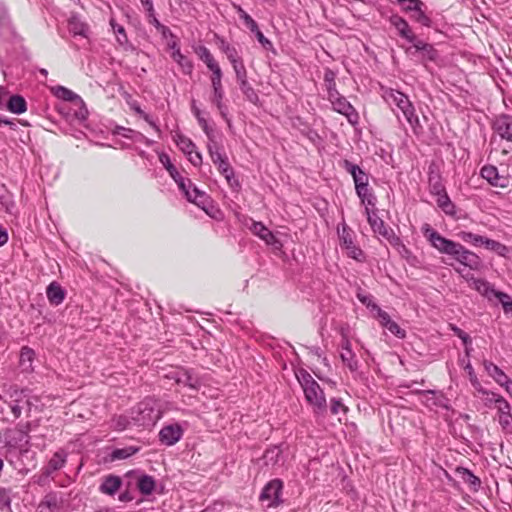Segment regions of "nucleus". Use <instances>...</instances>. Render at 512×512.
Returning a JSON list of instances; mask_svg holds the SVG:
<instances>
[{
	"label": "nucleus",
	"instance_id": "f257e3e1",
	"mask_svg": "<svg viewBox=\"0 0 512 512\" xmlns=\"http://www.w3.org/2000/svg\"><path fill=\"white\" fill-rule=\"evenodd\" d=\"M421 230L430 244L440 253L451 256L458 263L471 270H479L482 267V260L476 253L466 249L460 243L443 237L429 224H424Z\"/></svg>",
	"mask_w": 512,
	"mask_h": 512
},
{
	"label": "nucleus",
	"instance_id": "f03ea898",
	"mask_svg": "<svg viewBox=\"0 0 512 512\" xmlns=\"http://www.w3.org/2000/svg\"><path fill=\"white\" fill-rule=\"evenodd\" d=\"M159 161L177 183L186 199L208 213V209L211 206V198L204 191L199 190L190 179L184 178L171 163L170 157L167 154L161 153L159 155Z\"/></svg>",
	"mask_w": 512,
	"mask_h": 512
},
{
	"label": "nucleus",
	"instance_id": "7ed1b4c3",
	"mask_svg": "<svg viewBox=\"0 0 512 512\" xmlns=\"http://www.w3.org/2000/svg\"><path fill=\"white\" fill-rule=\"evenodd\" d=\"M296 378L300 383L306 401L312 406L315 414H323L327 408L325 394L316 380L304 369L296 371Z\"/></svg>",
	"mask_w": 512,
	"mask_h": 512
},
{
	"label": "nucleus",
	"instance_id": "20e7f679",
	"mask_svg": "<svg viewBox=\"0 0 512 512\" xmlns=\"http://www.w3.org/2000/svg\"><path fill=\"white\" fill-rule=\"evenodd\" d=\"M382 97L388 105L391 107L395 106L403 114L404 118L415 132L417 129L421 128L419 118L415 113V108L407 95L392 88H383Z\"/></svg>",
	"mask_w": 512,
	"mask_h": 512
},
{
	"label": "nucleus",
	"instance_id": "39448f33",
	"mask_svg": "<svg viewBox=\"0 0 512 512\" xmlns=\"http://www.w3.org/2000/svg\"><path fill=\"white\" fill-rule=\"evenodd\" d=\"M161 418V411L152 399H145L140 402L132 411L131 419L133 425L138 427H150Z\"/></svg>",
	"mask_w": 512,
	"mask_h": 512
},
{
	"label": "nucleus",
	"instance_id": "423d86ee",
	"mask_svg": "<svg viewBox=\"0 0 512 512\" xmlns=\"http://www.w3.org/2000/svg\"><path fill=\"white\" fill-rule=\"evenodd\" d=\"M195 53L200 58V60H202L206 64L207 68L212 72L211 86L213 91H223V73L218 62L215 60L214 56L211 54L209 49L205 46H198L197 48H195Z\"/></svg>",
	"mask_w": 512,
	"mask_h": 512
},
{
	"label": "nucleus",
	"instance_id": "0eeeda50",
	"mask_svg": "<svg viewBox=\"0 0 512 512\" xmlns=\"http://www.w3.org/2000/svg\"><path fill=\"white\" fill-rule=\"evenodd\" d=\"M328 99L331 102L333 109L344 115L350 124L355 125L358 123V113L347 99L341 96L338 91L331 92L330 95H328Z\"/></svg>",
	"mask_w": 512,
	"mask_h": 512
},
{
	"label": "nucleus",
	"instance_id": "6e6552de",
	"mask_svg": "<svg viewBox=\"0 0 512 512\" xmlns=\"http://www.w3.org/2000/svg\"><path fill=\"white\" fill-rule=\"evenodd\" d=\"M338 234L340 244L344 249H346L347 255L358 262H363L365 260L364 253L354 244L353 232L346 226V224H342L341 228L338 227Z\"/></svg>",
	"mask_w": 512,
	"mask_h": 512
},
{
	"label": "nucleus",
	"instance_id": "1a4fd4ad",
	"mask_svg": "<svg viewBox=\"0 0 512 512\" xmlns=\"http://www.w3.org/2000/svg\"><path fill=\"white\" fill-rule=\"evenodd\" d=\"M173 139L177 147L188 157L192 165L197 167L202 164V155L196 151L195 144L189 138L181 133H176Z\"/></svg>",
	"mask_w": 512,
	"mask_h": 512
},
{
	"label": "nucleus",
	"instance_id": "9d476101",
	"mask_svg": "<svg viewBox=\"0 0 512 512\" xmlns=\"http://www.w3.org/2000/svg\"><path fill=\"white\" fill-rule=\"evenodd\" d=\"M283 484L280 480L274 479L270 481L262 490L260 500L267 501V507L277 506L281 503L280 495Z\"/></svg>",
	"mask_w": 512,
	"mask_h": 512
},
{
	"label": "nucleus",
	"instance_id": "9b49d317",
	"mask_svg": "<svg viewBox=\"0 0 512 512\" xmlns=\"http://www.w3.org/2000/svg\"><path fill=\"white\" fill-rule=\"evenodd\" d=\"M365 213L367 215L368 223L371 226L374 233L382 236L387 241L390 238H392L393 241H397L394 238V231L385 225L384 221L377 215L375 211L370 210L369 207H366Z\"/></svg>",
	"mask_w": 512,
	"mask_h": 512
},
{
	"label": "nucleus",
	"instance_id": "f8f14e48",
	"mask_svg": "<svg viewBox=\"0 0 512 512\" xmlns=\"http://www.w3.org/2000/svg\"><path fill=\"white\" fill-rule=\"evenodd\" d=\"M469 284V286L476 291H478L482 296L486 297L488 300L493 299V295L495 294V289L484 279H478L473 277L470 273L463 274L460 269H455Z\"/></svg>",
	"mask_w": 512,
	"mask_h": 512
},
{
	"label": "nucleus",
	"instance_id": "ddd939ff",
	"mask_svg": "<svg viewBox=\"0 0 512 512\" xmlns=\"http://www.w3.org/2000/svg\"><path fill=\"white\" fill-rule=\"evenodd\" d=\"M250 230L253 234L262 239L267 245L275 250H281L283 245L281 241L261 222H253Z\"/></svg>",
	"mask_w": 512,
	"mask_h": 512
},
{
	"label": "nucleus",
	"instance_id": "4468645a",
	"mask_svg": "<svg viewBox=\"0 0 512 512\" xmlns=\"http://www.w3.org/2000/svg\"><path fill=\"white\" fill-rule=\"evenodd\" d=\"M183 435V429L177 423L164 426L159 432V440L162 444L172 446L177 443Z\"/></svg>",
	"mask_w": 512,
	"mask_h": 512
},
{
	"label": "nucleus",
	"instance_id": "2eb2a0df",
	"mask_svg": "<svg viewBox=\"0 0 512 512\" xmlns=\"http://www.w3.org/2000/svg\"><path fill=\"white\" fill-rule=\"evenodd\" d=\"M494 130L502 139L512 142V116L497 117L494 121Z\"/></svg>",
	"mask_w": 512,
	"mask_h": 512
},
{
	"label": "nucleus",
	"instance_id": "dca6fc26",
	"mask_svg": "<svg viewBox=\"0 0 512 512\" xmlns=\"http://www.w3.org/2000/svg\"><path fill=\"white\" fill-rule=\"evenodd\" d=\"M390 23L397 29L398 34L402 38L406 39L408 42L412 44L415 42V40L417 39L416 35L414 34L408 22L404 18L398 15H392L390 17Z\"/></svg>",
	"mask_w": 512,
	"mask_h": 512
},
{
	"label": "nucleus",
	"instance_id": "f3484780",
	"mask_svg": "<svg viewBox=\"0 0 512 512\" xmlns=\"http://www.w3.org/2000/svg\"><path fill=\"white\" fill-rule=\"evenodd\" d=\"M0 36L5 40L15 37L8 10L3 3H0Z\"/></svg>",
	"mask_w": 512,
	"mask_h": 512
},
{
	"label": "nucleus",
	"instance_id": "a211bd4d",
	"mask_svg": "<svg viewBox=\"0 0 512 512\" xmlns=\"http://www.w3.org/2000/svg\"><path fill=\"white\" fill-rule=\"evenodd\" d=\"M344 167L352 175L355 188L368 186V175L358 165L346 160L344 162Z\"/></svg>",
	"mask_w": 512,
	"mask_h": 512
},
{
	"label": "nucleus",
	"instance_id": "6ab92c4d",
	"mask_svg": "<svg viewBox=\"0 0 512 512\" xmlns=\"http://www.w3.org/2000/svg\"><path fill=\"white\" fill-rule=\"evenodd\" d=\"M413 47L417 52L421 54L422 61H435L438 57V53L433 45L425 43L422 40L416 39L413 43Z\"/></svg>",
	"mask_w": 512,
	"mask_h": 512
},
{
	"label": "nucleus",
	"instance_id": "aec40b11",
	"mask_svg": "<svg viewBox=\"0 0 512 512\" xmlns=\"http://www.w3.org/2000/svg\"><path fill=\"white\" fill-rule=\"evenodd\" d=\"M121 485L122 479L119 476L108 475L103 479L99 487V490L103 494L112 496L116 494V492L120 489Z\"/></svg>",
	"mask_w": 512,
	"mask_h": 512
},
{
	"label": "nucleus",
	"instance_id": "412c9836",
	"mask_svg": "<svg viewBox=\"0 0 512 512\" xmlns=\"http://www.w3.org/2000/svg\"><path fill=\"white\" fill-rule=\"evenodd\" d=\"M68 29L73 36L89 37V26L75 15L69 18Z\"/></svg>",
	"mask_w": 512,
	"mask_h": 512
},
{
	"label": "nucleus",
	"instance_id": "4be33fe9",
	"mask_svg": "<svg viewBox=\"0 0 512 512\" xmlns=\"http://www.w3.org/2000/svg\"><path fill=\"white\" fill-rule=\"evenodd\" d=\"M486 372L502 387H504L509 381V377L501 370L497 365L490 361H484L483 363Z\"/></svg>",
	"mask_w": 512,
	"mask_h": 512
},
{
	"label": "nucleus",
	"instance_id": "5701e85b",
	"mask_svg": "<svg viewBox=\"0 0 512 512\" xmlns=\"http://www.w3.org/2000/svg\"><path fill=\"white\" fill-rule=\"evenodd\" d=\"M176 383L188 386L191 389H198L200 381L189 370L178 369L176 373Z\"/></svg>",
	"mask_w": 512,
	"mask_h": 512
},
{
	"label": "nucleus",
	"instance_id": "b1692460",
	"mask_svg": "<svg viewBox=\"0 0 512 512\" xmlns=\"http://www.w3.org/2000/svg\"><path fill=\"white\" fill-rule=\"evenodd\" d=\"M46 294L50 304L54 306H58L65 299V291L56 282H52L49 284L46 290Z\"/></svg>",
	"mask_w": 512,
	"mask_h": 512
},
{
	"label": "nucleus",
	"instance_id": "393cba45",
	"mask_svg": "<svg viewBox=\"0 0 512 512\" xmlns=\"http://www.w3.org/2000/svg\"><path fill=\"white\" fill-rule=\"evenodd\" d=\"M480 174L484 179H486L493 186H500V187L505 186V184L502 183L504 178L499 176L498 169L495 166L486 165V166L482 167Z\"/></svg>",
	"mask_w": 512,
	"mask_h": 512
},
{
	"label": "nucleus",
	"instance_id": "a878e982",
	"mask_svg": "<svg viewBox=\"0 0 512 512\" xmlns=\"http://www.w3.org/2000/svg\"><path fill=\"white\" fill-rule=\"evenodd\" d=\"M6 108L11 113L20 115L27 110V103L21 95H12L7 101Z\"/></svg>",
	"mask_w": 512,
	"mask_h": 512
},
{
	"label": "nucleus",
	"instance_id": "bb28decb",
	"mask_svg": "<svg viewBox=\"0 0 512 512\" xmlns=\"http://www.w3.org/2000/svg\"><path fill=\"white\" fill-rule=\"evenodd\" d=\"M66 462V454L63 451L54 453L52 458L49 460L48 465L45 468L44 473L51 475L55 471L61 469Z\"/></svg>",
	"mask_w": 512,
	"mask_h": 512
},
{
	"label": "nucleus",
	"instance_id": "cd10ccee",
	"mask_svg": "<svg viewBox=\"0 0 512 512\" xmlns=\"http://www.w3.org/2000/svg\"><path fill=\"white\" fill-rule=\"evenodd\" d=\"M173 60L180 66L182 72L186 75H190L193 71V63L184 56L180 49H176L172 53Z\"/></svg>",
	"mask_w": 512,
	"mask_h": 512
},
{
	"label": "nucleus",
	"instance_id": "c85d7f7f",
	"mask_svg": "<svg viewBox=\"0 0 512 512\" xmlns=\"http://www.w3.org/2000/svg\"><path fill=\"white\" fill-rule=\"evenodd\" d=\"M34 351L29 347H22L20 352V366L23 371L30 372L33 370L32 363L34 360Z\"/></svg>",
	"mask_w": 512,
	"mask_h": 512
},
{
	"label": "nucleus",
	"instance_id": "c756f323",
	"mask_svg": "<svg viewBox=\"0 0 512 512\" xmlns=\"http://www.w3.org/2000/svg\"><path fill=\"white\" fill-rule=\"evenodd\" d=\"M137 488L143 495H150L155 489V480L152 476L142 475L137 480Z\"/></svg>",
	"mask_w": 512,
	"mask_h": 512
},
{
	"label": "nucleus",
	"instance_id": "7c9ffc66",
	"mask_svg": "<svg viewBox=\"0 0 512 512\" xmlns=\"http://www.w3.org/2000/svg\"><path fill=\"white\" fill-rule=\"evenodd\" d=\"M340 357L343 364L348 367L351 372H356L358 370V360L356 359V355L352 350L341 351Z\"/></svg>",
	"mask_w": 512,
	"mask_h": 512
},
{
	"label": "nucleus",
	"instance_id": "2f4dec72",
	"mask_svg": "<svg viewBox=\"0 0 512 512\" xmlns=\"http://www.w3.org/2000/svg\"><path fill=\"white\" fill-rule=\"evenodd\" d=\"M282 452L279 447L274 446L270 449H267L264 453L263 459L266 465H277L281 460Z\"/></svg>",
	"mask_w": 512,
	"mask_h": 512
},
{
	"label": "nucleus",
	"instance_id": "473e14b6",
	"mask_svg": "<svg viewBox=\"0 0 512 512\" xmlns=\"http://www.w3.org/2000/svg\"><path fill=\"white\" fill-rule=\"evenodd\" d=\"M330 411L332 414L339 416V421H342V417H345L348 412V407L343 404L341 399L332 398L330 401Z\"/></svg>",
	"mask_w": 512,
	"mask_h": 512
},
{
	"label": "nucleus",
	"instance_id": "72a5a7b5",
	"mask_svg": "<svg viewBox=\"0 0 512 512\" xmlns=\"http://www.w3.org/2000/svg\"><path fill=\"white\" fill-rule=\"evenodd\" d=\"M358 197L361 199L363 204L368 206H374L376 202L375 196L370 192L368 186H360L355 188Z\"/></svg>",
	"mask_w": 512,
	"mask_h": 512
},
{
	"label": "nucleus",
	"instance_id": "f704fd0d",
	"mask_svg": "<svg viewBox=\"0 0 512 512\" xmlns=\"http://www.w3.org/2000/svg\"><path fill=\"white\" fill-rule=\"evenodd\" d=\"M239 87L249 102L254 103V104H256L258 102V100H259L258 94L254 90V88L248 83V80L239 82Z\"/></svg>",
	"mask_w": 512,
	"mask_h": 512
},
{
	"label": "nucleus",
	"instance_id": "c9c22d12",
	"mask_svg": "<svg viewBox=\"0 0 512 512\" xmlns=\"http://www.w3.org/2000/svg\"><path fill=\"white\" fill-rule=\"evenodd\" d=\"M437 204L442 209V211L447 215H453L455 213V206L450 200L447 193L441 194L437 198Z\"/></svg>",
	"mask_w": 512,
	"mask_h": 512
},
{
	"label": "nucleus",
	"instance_id": "e433bc0d",
	"mask_svg": "<svg viewBox=\"0 0 512 512\" xmlns=\"http://www.w3.org/2000/svg\"><path fill=\"white\" fill-rule=\"evenodd\" d=\"M481 245H484L488 250L494 251L503 256L507 252V247L498 241L483 237Z\"/></svg>",
	"mask_w": 512,
	"mask_h": 512
},
{
	"label": "nucleus",
	"instance_id": "4c0bfd02",
	"mask_svg": "<svg viewBox=\"0 0 512 512\" xmlns=\"http://www.w3.org/2000/svg\"><path fill=\"white\" fill-rule=\"evenodd\" d=\"M7 393L10 397V402H23L25 400L27 407L28 408L30 407L29 401L26 400V398H27L26 390L18 389L17 387H10L8 389Z\"/></svg>",
	"mask_w": 512,
	"mask_h": 512
},
{
	"label": "nucleus",
	"instance_id": "58836bf2",
	"mask_svg": "<svg viewBox=\"0 0 512 512\" xmlns=\"http://www.w3.org/2000/svg\"><path fill=\"white\" fill-rule=\"evenodd\" d=\"M53 93L57 98L65 101H74L76 99H79V96L77 94L63 86H57L53 88Z\"/></svg>",
	"mask_w": 512,
	"mask_h": 512
},
{
	"label": "nucleus",
	"instance_id": "ea45409f",
	"mask_svg": "<svg viewBox=\"0 0 512 512\" xmlns=\"http://www.w3.org/2000/svg\"><path fill=\"white\" fill-rule=\"evenodd\" d=\"M505 435H512V414L502 415L501 417H494Z\"/></svg>",
	"mask_w": 512,
	"mask_h": 512
},
{
	"label": "nucleus",
	"instance_id": "a19ab883",
	"mask_svg": "<svg viewBox=\"0 0 512 512\" xmlns=\"http://www.w3.org/2000/svg\"><path fill=\"white\" fill-rule=\"evenodd\" d=\"M0 204L3 205L9 213H11L14 208V202L11 194L4 185H0Z\"/></svg>",
	"mask_w": 512,
	"mask_h": 512
},
{
	"label": "nucleus",
	"instance_id": "79ce46f5",
	"mask_svg": "<svg viewBox=\"0 0 512 512\" xmlns=\"http://www.w3.org/2000/svg\"><path fill=\"white\" fill-rule=\"evenodd\" d=\"M411 19L420 23L421 25H423L425 27H431V25H432V20L425 13V11L423 10V7H419L414 13H412Z\"/></svg>",
	"mask_w": 512,
	"mask_h": 512
},
{
	"label": "nucleus",
	"instance_id": "37998d69",
	"mask_svg": "<svg viewBox=\"0 0 512 512\" xmlns=\"http://www.w3.org/2000/svg\"><path fill=\"white\" fill-rule=\"evenodd\" d=\"M458 237L466 242V243H470V244H473L474 246H479L481 245L482 241H483V236L481 235H477V234H474L472 232H467V231H461L458 233Z\"/></svg>",
	"mask_w": 512,
	"mask_h": 512
},
{
	"label": "nucleus",
	"instance_id": "c03bdc74",
	"mask_svg": "<svg viewBox=\"0 0 512 512\" xmlns=\"http://www.w3.org/2000/svg\"><path fill=\"white\" fill-rule=\"evenodd\" d=\"M235 9L239 15V17L244 21L245 25L247 26L248 29H250V31H254V30H257V23L255 22V20L249 15L247 14L243 8L239 5H235Z\"/></svg>",
	"mask_w": 512,
	"mask_h": 512
},
{
	"label": "nucleus",
	"instance_id": "a18cd8bd",
	"mask_svg": "<svg viewBox=\"0 0 512 512\" xmlns=\"http://www.w3.org/2000/svg\"><path fill=\"white\" fill-rule=\"evenodd\" d=\"M457 472L461 475L463 481L474 487L480 486V479L476 477L470 470L466 468H458Z\"/></svg>",
	"mask_w": 512,
	"mask_h": 512
},
{
	"label": "nucleus",
	"instance_id": "49530a36",
	"mask_svg": "<svg viewBox=\"0 0 512 512\" xmlns=\"http://www.w3.org/2000/svg\"><path fill=\"white\" fill-rule=\"evenodd\" d=\"M397 2L404 12L414 13L419 7L424 6L421 0H398Z\"/></svg>",
	"mask_w": 512,
	"mask_h": 512
},
{
	"label": "nucleus",
	"instance_id": "de8ad7c7",
	"mask_svg": "<svg viewBox=\"0 0 512 512\" xmlns=\"http://www.w3.org/2000/svg\"><path fill=\"white\" fill-rule=\"evenodd\" d=\"M208 152L211 157L212 162L218 166L222 161H226L227 156L220 152L219 148L216 145H208Z\"/></svg>",
	"mask_w": 512,
	"mask_h": 512
},
{
	"label": "nucleus",
	"instance_id": "09e8293b",
	"mask_svg": "<svg viewBox=\"0 0 512 512\" xmlns=\"http://www.w3.org/2000/svg\"><path fill=\"white\" fill-rule=\"evenodd\" d=\"M133 424L131 417H127L124 415L117 416L113 418L111 426L118 431H122Z\"/></svg>",
	"mask_w": 512,
	"mask_h": 512
},
{
	"label": "nucleus",
	"instance_id": "8fccbe9b",
	"mask_svg": "<svg viewBox=\"0 0 512 512\" xmlns=\"http://www.w3.org/2000/svg\"><path fill=\"white\" fill-rule=\"evenodd\" d=\"M138 451V448H134V447H126V448H121V449H115L113 452H112V459L113 460H121V459H126L132 455H134L136 452Z\"/></svg>",
	"mask_w": 512,
	"mask_h": 512
},
{
	"label": "nucleus",
	"instance_id": "3c124183",
	"mask_svg": "<svg viewBox=\"0 0 512 512\" xmlns=\"http://www.w3.org/2000/svg\"><path fill=\"white\" fill-rule=\"evenodd\" d=\"M222 50L232 65L242 61L235 47L222 43Z\"/></svg>",
	"mask_w": 512,
	"mask_h": 512
},
{
	"label": "nucleus",
	"instance_id": "603ef678",
	"mask_svg": "<svg viewBox=\"0 0 512 512\" xmlns=\"http://www.w3.org/2000/svg\"><path fill=\"white\" fill-rule=\"evenodd\" d=\"M493 298L498 299L506 313L512 311V298L508 294L504 292L495 291Z\"/></svg>",
	"mask_w": 512,
	"mask_h": 512
},
{
	"label": "nucleus",
	"instance_id": "864d4df0",
	"mask_svg": "<svg viewBox=\"0 0 512 512\" xmlns=\"http://www.w3.org/2000/svg\"><path fill=\"white\" fill-rule=\"evenodd\" d=\"M358 300L365 305L368 309H370L372 312H377L378 309H381L372 299V296L369 294H365L363 292L357 293Z\"/></svg>",
	"mask_w": 512,
	"mask_h": 512
},
{
	"label": "nucleus",
	"instance_id": "5fc2aeb1",
	"mask_svg": "<svg viewBox=\"0 0 512 512\" xmlns=\"http://www.w3.org/2000/svg\"><path fill=\"white\" fill-rule=\"evenodd\" d=\"M110 24L113 28L114 33H116V35H117V42L121 46L126 45L128 43V38H127L124 27L115 23V21L113 19L110 21Z\"/></svg>",
	"mask_w": 512,
	"mask_h": 512
},
{
	"label": "nucleus",
	"instance_id": "6e6d98bb",
	"mask_svg": "<svg viewBox=\"0 0 512 512\" xmlns=\"http://www.w3.org/2000/svg\"><path fill=\"white\" fill-rule=\"evenodd\" d=\"M224 91H213L211 102L216 105L220 114L226 116V106L223 104Z\"/></svg>",
	"mask_w": 512,
	"mask_h": 512
},
{
	"label": "nucleus",
	"instance_id": "4d7b16f0",
	"mask_svg": "<svg viewBox=\"0 0 512 512\" xmlns=\"http://www.w3.org/2000/svg\"><path fill=\"white\" fill-rule=\"evenodd\" d=\"M496 415L495 417H501L502 415H507L511 413V405L510 403L503 397L498 399V403L495 405Z\"/></svg>",
	"mask_w": 512,
	"mask_h": 512
},
{
	"label": "nucleus",
	"instance_id": "13d9d810",
	"mask_svg": "<svg viewBox=\"0 0 512 512\" xmlns=\"http://www.w3.org/2000/svg\"><path fill=\"white\" fill-rule=\"evenodd\" d=\"M335 73L330 70V69H327L325 71V74H324V81H325V85H326V88H327V91H328V95H330L331 92H337L336 90V84H335Z\"/></svg>",
	"mask_w": 512,
	"mask_h": 512
},
{
	"label": "nucleus",
	"instance_id": "bf43d9fd",
	"mask_svg": "<svg viewBox=\"0 0 512 512\" xmlns=\"http://www.w3.org/2000/svg\"><path fill=\"white\" fill-rule=\"evenodd\" d=\"M394 238H395L397 241H393V240H392V238H390V239L388 240V242L398 250L399 254H400L402 257L408 258V256L410 255V251H409V250L407 249V247L403 244V242L401 241V239H400L398 236H396L395 234H394Z\"/></svg>",
	"mask_w": 512,
	"mask_h": 512
},
{
	"label": "nucleus",
	"instance_id": "052dcab7",
	"mask_svg": "<svg viewBox=\"0 0 512 512\" xmlns=\"http://www.w3.org/2000/svg\"><path fill=\"white\" fill-rule=\"evenodd\" d=\"M483 402L485 404V406L487 407H491L492 404L496 405L498 403V399H501L503 398L501 395L495 393V392H492V391H488L486 390L483 394Z\"/></svg>",
	"mask_w": 512,
	"mask_h": 512
},
{
	"label": "nucleus",
	"instance_id": "680f3d73",
	"mask_svg": "<svg viewBox=\"0 0 512 512\" xmlns=\"http://www.w3.org/2000/svg\"><path fill=\"white\" fill-rule=\"evenodd\" d=\"M232 66L236 74V79L238 83L247 80V71L242 61L233 64Z\"/></svg>",
	"mask_w": 512,
	"mask_h": 512
},
{
	"label": "nucleus",
	"instance_id": "e2e57ef3",
	"mask_svg": "<svg viewBox=\"0 0 512 512\" xmlns=\"http://www.w3.org/2000/svg\"><path fill=\"white\" fill-rule=\"evenodd\" d=\"M10 504V491L6 488H0V509L9 508Z\"/></svg>",
	"mask_w": 512,
	"mask_h": 512
},
{
	"label": "nucleus",
	"instance_id": "0e129e2a",
	"mask_svg": "<svg viewBox=\"0 0 512 512\" xmlns=\"http://www.w3.org/2000/svg\"><path fill=\"white\" fill-rule=\"evenodd\" d=\"M386 329L392 333L393 335L397 336L398 338H404L405 337V331L399 327V325L394 322L393 320L390 321V323L387 325Z\"/></svg>",
	"mask_w": 512,
	"mask_h": 512
},
{
	"label": "nucleus",
	"instance_id": "69168bd1",
	"mask_svg": "<svg viewBox=\"0 0 512 512\" xmlns=\"http://www.w3.org/2000/svg\"><path fill=\"white\" fill-rule=\"evenodd\" d=\"M375 317L379 320L380 324L384 328H386L391 321L389 314L382 309H378V311L375 313Z\"/></svg>",
	"mask_w": 512,
	"mask_h": 512
},
{
	"label": "nucleus",
	"instance_id": "338daca9",
	"mask_svg": "<svg viewBox=\"0 0 512 512\" xmlns=\"http://www.w3.org/2000/svg\"><path fill=\"white\" fill-rule=\"evenodd\" d=\"M256 35V38L257 40L261 43V45L265 48V49H270L272 48V43L270 40H268L264 34L259 30V28L257 27V30H254L253 31Z\"/></svg>",
	"mask_w": 512,
	"mask_h": 512
},
{
	"label": "nucleus",
	"instance_id": "774afa93",
	"mask_svg": "<svg viewBox=\"0 0 512 512\" xmlns=\"http://www.w3.org/2000/svg\"><path fill=\"white\" fill-rule=\"evenodd\" d=\"M58 504L57 497L54 494H49L45 496L44 500L42 501V505L48 507V508H56Z\"/></svg>",
	"mask_w": 512,
	"mask_h": 512
}]
</instances>
